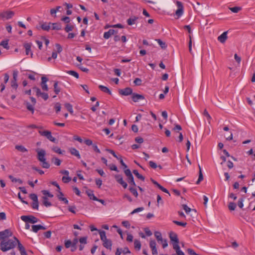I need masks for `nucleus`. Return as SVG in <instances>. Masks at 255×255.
Instances as JSON below:
<instances>
[{"instance_id":"nucleus-1","label":"nucleus","mask_w":255,"mask_h":255,"mask_svg":"<svg viewBox=\"0 0 255 255\" xmlns=\"http://www.w3.org/2000/svg\"><path fill=\"white\" fill-rule=\"evenodd\" d=\"M36 151L37 152V158L40 162L41 167L43 168H49L50 164L46 160L45 150L43 149H37Z\"/></svg>"},{"instance_id":"nucleus-2","label":"nucleus","mask_w":255,"mask_h":255,"mask_svg":"<svg viewBox=\"0 0 255 255\" xmlns=\"http://www.w3.org/2000/svg\"><path fill=\"white\" fill-rule=\"evenodd\" d=\"M14 240L12 239H8L7 240L2 241L0 243V249L3 252H6L9 250L14 249L17 242L14 239Z\"/></svg>"},{"instance_id":"nucleus-3","label":"nucleus","mask_w":255,"mask_h":255,"mask_svg":"<svg viewBox=\"0 0 255 255\" xmlns=\"http://www.w3.org/2000/svg\"><path fill=\"white\" fill-rule=\"evenodd\" d=\"M99 233L100 236V238L103 242V246L107 249L111 251L112 246V242L111 240L107 238L106 232L104 231H99Z\"/></svg>"},{"instance_id":"nucleus-4","label":"nucleus","mask_w":255,"mask_h":255,"mask_svg":"<svg viewBox=\"0 0 255 255\" xmlns=\"http://www.w3.org/2000/svg\"><path fill=\"white\" fill-rule=\"evenodd\" d=\"M124 172H125V175L127 177V180H128V183L130 185H131L134 187H136V185L134 181L133 176L130 169H126L124 170Z\"/></svg>"},{"instance_id":"nucleus-5","label":"nucleus","mask_w":255,"mask_h":255,"mask_svg":"<svg viewBox=\"0 0 255 255\" xmlns=\"http://www.w3.org/2000/svg\"><path fill=\"white\" fill-rule=\"evenodd\" d=\"M21 219L25 223H30L34 224L38 222L39 220L35 217L32 215L29 216H22Z\"/></svg>"},{"instance_id":"nucleus-6","label":"nucleus","mask_w":255,"mask_h":255,"mask_svg":"<svg viewBox=\"0 0 255 255\" xmlns=\"http://www.w3.org/2000/svg\"><path fill=\"white\" fill-rule=\"evenodd\" d=\"M29 197L32 200V203L31 204L32 208L38 210L39 207V202L37 195L35 193H31L29 195Z\"/></svg>"},{"instance_id":"nucleus-7","label":"nucleus","mask_w":255,"mask_h":255,"mask_svg":"<svg viewBox=\"0 0 255 255\" xmlns=\"http://www.w3.org/2000/svg\"><path fill=\"white\" fill-rule=\"evenodd\" d=\"M38 132L41 135L45 136L50 141L54 143L57 142V139L52 136L51 131L49 130H39Z\"/></svg>"},{"instance_id":"nucleus-8","label":"nucleus","mask_w":255,"mask_h":255,"mask_svg":"<svg viewBox=\"0 0 255 255\" xmlns=\"http://www.w3.org/2000/svg\"><path fill=\"white\" fill-rule=\"evenodd\" d=\"M169 238L173 245V248L174 246L179 245V240L178 238L177 235L173 232H171L169 233Z\"/></svg>"},{"instance_id":"nucleus-9","label":"nucleus","mask_w":255,"mask_h":255,"mask_svg":"<svg viewBox=\"0 0 255 255\" xmlns=\"http://www.w3.org/2000/svg\"><path fill=\"white\" fill-rule=\"evenodd\" d=\"M33 91L36 93V95L37 97L41 96L45 101L48 99V95L46 93L41 92L40 89L38 87H34L33 88Z\"/></svg>"},{"instance_id":"nucleus-10","label":"nucleus","mask_w":255,"mask_h":255,"mask_svg":"<svg viewBox=\"0 0 255 255\" xmlns=\"http://www.w3.org/2000/svg\"><path fill=\"white\" fill-rule=\"evenodd\" d=\"M119 93L120 95L123 96H128L131 95L132 96V89L130 87H127L125 89H119Z\"/></svg>"},{"instance_id":"nucleus-11","label":"nucleus","mask_w":255,"mask_h":255,"mask_svg":"<svg viewBox=\"0 0 255 255\" xmlns=\"http://www.w3.org/2000/svg\"><path fill=\"white\" fill-rule=\"evenodd\" d=\"M12 233L9 229H5L3 231L0 232V239L4 240L6 238L11 237Z\"/></svg>"},{"instance_id":"nucleus-12","label":"nucleus","mask_w":255,"mask_h":255,"mask_svg":"<svg viewBox=\"0 0 255 255\" xmlns=\"http://www.w3.org/2000/svg\"><path fill=\"white\" fill-rule=\"evenodd\" d=\"M176 4L178 7V9L176 10L175 13L178 18H179L183 13V6L182 2L179 1H176Z\"/></svg>"},{"instance_id":"nucleus-13","label":"nucleus","mask_w":255,"mask_h":255,"mask_svg":"<svg viewBox=\"0 0 255 255\" xmlns=\"http://www.w3.org/2000/svg\"><path fill=\"white\" fill-rule=\"evenodd\" d=\"M116 181L120 184L125 189L127 188V183L124 181L123 177L121 175L117 174L115 176Z\"/></svg>"},{"instance_id":"nucleus-14","label":"nucleus","mask_w":255,"mask_h":255,"mask_svg":"<svg viewBox=\"0 0 255 255\" xmlns=\"http://www.w3.org/2000/svg\"><path fill=\"white\" fill-rule=\"evenodd\" d=\"M13 239H14L17 242V249L19 251V252L21 254V255H28L25 251L24 247L20 243L19 241L15 237L13 238Z\"/></svg>"},{"instance_id":"nucleus-15","label":"nucleus","mask_w":255,"mask_h":255,"mask_svg":"<svg viewBox=\"0 0 255 255\" xmlns=\"http://www.w3.org/2000/svg\"><path fill=\"white\" fill-rule=\"evenodd\" d=\"M14 14V13L12 11H6L4 12L0 13V17L6 18V19H8L11 18Z\"/></svg>"},{"instance_id":"nucleus-16","label":"nucleus","mask_w":255,"mask_h":255,"mask_svg":"<svg viewBox=\"0 0 255 255\" xmlns=\"http://www.w3.org/2000/svg\"><path fill=\"white\" fill-rule=\"evenodd\" d=\"M156 244L154 240H151L149 243V247L152 251L153 255H157L158 254L157 250L156 247Z\"/></svg>"},{"instance_id":"nucleus-17","label":"nucleus","mask_w":255,"mask_h":255,"mask_svg":"<svg viewBox=\"0 0 255 255\" xmlns=\"http://www.w3.org/2000/svg\"><path fill=\"white\" fill-rule=\"evenodd\" d=\"M150 180L152 182V183L154 185L156 186L160 190H161L162 191H163V192H165L166 193L168 194V195L169 196H170V194L168 190L167 189H166L164 187H163L162 186H161L160 184H159L157 181L154 180L153 179L150 178Z\"/></svg>"},{"instance_id":"nucleus-18","label":"nucleus","mask_w":255,"mask_h":255,"mask_svg":"<svg viewBox=\"0 0 255 255\" xmlns=\"http://www.w3.org/2000/svg\"><path fill=\"white\" fill-rule=\"evenodd\" d=\"M131 99L134 102H137L139 100H144L145 99V97L142 95L133 93L132 94V96H131Z\"/></svg>"},{"instance_id":"nucleus-19","label":"nucleus","mask_w":255,"mask_h":255,"mask_svg":"<svg viewBox=\"0 0 255 255\" xmlns=\"http://www.w3.org/2000/svg\"><path fill=\"white\" fill-rule=\"evenodd\" d=\"M118 33V31H116L114 29H110L108 31L105 32L104 34V37L105 39H108L110 36L114 34Z\"/></svg>"},{"instance_id":"nucleus-20","label":"nucleus","mask_w":255,"mask_h":255,"mask_svg":"<svg viewBox=\"0 0 255 255\" xmlns=\"http://www.w3.org/2000/svg\"><path fill=\"white\" fill-rule=\"evenodd\" d=\"M46 229L45 227H44L41 225H32V231L34 233H37L40 230H45Z\"/></svg>"},{"instance_id":"nucleus-21","label":"nucleus","mask_w":255,"mask_h":255,"mask_svg":"<svg viewBox=\"0 0 255 255\" xmlns=\"http://www.w3.org/2000/svg\"><path fill=\"white\" fill-rule=\"evenodd\" d=\"M227 31H225L218 37V40L220 42L224 43L227 40Z\"/></svg>"},{"instance_id":"nucleus-22","label":"nucleus","mask_w":255,"mask_h":255,"mask_svg":"<svg viewBox=\"0 0 255 255\" xmlns=\"http://www.w3.org/2000/svg\"><path fill=\"white\" fill-rule=\"evenodd\" d=\"M93 192V191L91 189H88L86 191L87 195L90 199L94 201L98 200V198L94 195Z\"/></svg>"},{"instance_id":"nucleus-23","label":"nucleus","mask_w":255,"mask_h":255,"mask_svg":"<svg viewBox=\"0 0 255 255\" xmlns=\"http://www.w3.org/2000/svg\"><path fill=\"white\" fill-rule=\"evenodd\" d=\"M173 249L175 251L176 253L173 254L172 255H185L184 253L180 250L179 245L174 246Z\"/></svg>"},{"instance_id":"nucleus-24","label":"nucleus","mask_w":255,"mask_h":255,"mask_svg":"<svg viewBox=\"0 0 255 255\" xmlns=\"http://www.w3.org/2000/svg\"><path fill=\"white\" fill-rule=\"evenodd\" d=\"M8 79H9V75H8V74H7V73L4 74V83H1L0 84V87H1L0 92H2L4 90V89H5L4 84L8 82Z\"/></svg>"},{"instance_id":"nucleus-25","label":"nucleus","mask_w":255,"mask_h":255,"mask_svg":"<svg viewBox=\"0 0 255 255\" xmlns=\"http://www.w3.org/2000/svg\"><path fill=\"white\" fill-rule=\"evenodd\" d=\"M70 152L72 155L76 156L78 159L81 158L80 154L78 150L75 148L72 147L70 148Z\"/></svg>"},{"instance_id":"nucleus-26","label":"nucleus","mask_w":255,"mask_h":255,"mask_svg":"<svg viewBox=\"0 0 255 255\" xmlns=\"http://www.w3.org/2000/svg\"><path fill=\"white\" fill-rule=\"evenodd\" d=\"M183 209L185 211L186 214H189L190 212H193L195 214L196 213V211L195 209H192L188 207L187 205L186 204H183L182 205Z\"/></svg>"},{"instance_id":"nucleus-27","label":"nucleus","mask_w":255,"mask_h":255,"mask_svg":"<svg viewBox=\"0 0 255 255\" xmlns=\"http://www.w3.org/2000/svg\"><path fill=\"white\" fill-rule=\"evenodd\" d=\"M138 19V17L136 16H132L127 19L128 24L129 25H131L135 23V21L136 19Z\"/></svg>"},{"instance_id":"nucleus-28","label":"nucleus","mask_w":255,"mask_h":255,"mask_svg":"<svg viewBox=\"0 0 255 255\" xmlns=\"http://www.w3.org/2000/svg\"><path fill=\"white\" fill-rule=\"evenodd\" d=\"M99 88L104 93H107L110 95H112V92H111V91L110 90V89L106 87V86H103V85H99Z\"/></svg>"},{"instance_id":"nucleus-29","label":"nucleus","mask_w":255,"mask_h":255,"mask_svg":"<svg viewBox=\"0 0 255 255\" xmlns=\"http://www.w3.org/2000/svg\"><path fill=\"white\" fill-rule=\"evenodd\" d=\"M198 167H199V177H198V180L196 182L197 184H199L200 183V182L203 180V175L202 174V169H201V166L199 164L198 165Z\"/></svg>"},{"instance_id":"nucleus-30","label":"nucleus","mask_w":255,"mask_h":255,"mask_svg":"<svg viewBox=\"0 0 255 255\" xmlns=\"http://www.w3.org/2000/svg\"><path fill=\"white\" fill-rule=\"evenodd\" d=\"M24 47L25 49V53L27 55H29L31 52V44L29 43H26L24 44Z\"/></svg>"},{"instance_id":"nucleus-31","label":"nucleus","mask_w":255,"mask_h":255,"mask_svg":"<svg viewBox=\"0 0 255 255\" xmlns=\"http://www.w3.org/2000/svg\"><path fill=\"white\" fill-rule=\"evenodd\" d=\"M15 148L17 149V150L21 152H27L28 150L23 145H16L15 146Z\"/></svg>"},{"instance_id":"nucleus-32","label":"nucleus","mask_w":255,"mask_h":255,"mask_svg":"<svg viewBox=\"0 0 255 255\" xmlns=\"http://www.w3.org/2000/svg\"><path fill=\"white\" fill-rule=\"evenodd\" d=\"M132 172L137 178L140 179L141 180H142L143 181H144V180H145L144 177L143 176H142V175L140 174L137 170H136V169L133 170Z\"/></svg>"},{"instance_id":"nucleus-33","label":"nucleus","mask_w":255,"mask_h":255,"mask_svg":"<svg viewBox=\"0 0 255 255\" xmlns=\"http://www.w3.org/2000/svg\"><path fill=\"white\" fill-rule=\"evenodd\" d=\"M58 82L55 81L54 84V91L56 95H58L61 91V89L58 86Z\"/></svg>"},{"instance_id":"nucleus-34","label":"nucleus","mask_w":255,"mask_h":255,"mask_svg":"<svg viewBox=\"0 0 255 255\" xmlns=\"http://www.w3.org/2000/svg\"><path fill=\"white\" fill-rule=\"evenodd\" d=\"M134 248L136 250L139 251L141 248L140 242L138 240L134 241Z\"/></svg>"},{"instance_id":"nucleus-35","label":"nucleus","mask_w":255,"mask_h":255,"mask_svg":"<svg viewBox=\"0 0 255 255\" xmlns=\"http://www.w3.org/2000/svg\"><path fill=\"white\" fill-rule=\"evenodd\" d=\"M43 204L46 207H50L52 205L51 202L48 201V199L46 196H43Z\"/></svg>"},{"instance_id":"nucleus-36","label":"nucleus","mask_w":255,"mask_h":255,"mask_svg":"<svg viewBox=\"0 0 255 255\" xmlns=\"http://www.w3.org/2000/svg\"><path fill=\"white\" fill-rule=\"evenodd\" d=\"M0 45L6 49H9L8 40H4L1 41Z\"/></svg>"},{"instance_id":"nucleus-37","label":"nucleus","mask_w":255,"mask_h":255,"mask_svg":"<svg viewBox=\"0 0 255 255\" xmlns=\"http://www.w3.org/2000/svg\"><path fill=\"white\" fill-rule=\"evenodd\" d=\"M51 161L55 165L59 166L61 163V161L57 157H53L51 159Z\"/></svg>"},{"instance_id":"nucleus-38","label":"nucleus","mask_w":255,"mask_h":255,"mask_svg":"<svg viewBox=\"0 0 255 255\" xmlns=\"http://www.w3.org/2000/svg\"><path fill=\"white\" fill-rule=\"evenodd\" d=\"M51 24V23L50 22L48 24L46 23H43L42 24H41V28L44 30L48 31L50 28V25Z\"/></svg>"},{"instance_id":"nucleus-39","label":"nucleus","mask_w":255,"mask_h":255,"mask_svg":"<svg viewBox=\"0 0 255 255\" xmlns=\"http://www.w3.org/2000/svg\"><path fill=\"white\" fill-rule=\"evenodd\" d=\"M154 236L158 242H160V241H162L163 239L162 238L161 234L160 233V232H159L158 231L155 232Z\"/></svg>"},{"instance_id":"nucleus-40","label":"nucleus","mask_w":255,"mask_h":255,"mask_svg":"<svg viewBox=\"0 0 255 255\" xmlns=\"http://www.w3.org/2000/svg\"><path fill=\"white\" fill-rule=\"evenodd\" d=\"M52 150L54 152L57 153L58 154H62L63 153V152H65L64 150H62L59 147L56 146L53 147L52 148Z\"/></svg>"},{"instance_id":"nucleus-41","label":"nucleus","mask_w":255,"mask_h":255,"mask_svg":"<svg viewBox=\"0 0 255 255\" xmlns=\"http://www.w3.org/2000/svg\"><path fill=\"white\" fill-rule=\"evenodd\" d=\"M156 41H157V42H158V43L159 44V45H160L162 49H165L166 48L167 45L165 43V42L162 41L160 39H156Z\"/></svg>"},{"instance_id":"nucleus-42","label":"nucleus","mask_w":255,"mask_h":255,"mask_svg":"<svg viewBox=\"0 0 255 255\" xmlns=\"http://www.w3.org/2000/svg\"><path fill=\"white\" fill-rule=\"evenodd\" d=\"M52 29L53 30H60L62 29L61 25L60 23H53Z\"/></svg>"},{"instance_id":"nucleus-43","label":"nucleus","mask_w":255,"mask_h":255,"mask_svg":"<svg viewBox=\"0 0 255 255\" xmlns=\"http://www.w3.org/2000/svg\"><path fill=\"white\" fill-rule=\"evenodd\" d=\"M65 108L67 109V110L70 112V114H73V107L71 104L70 103H66L65 104Z\"/></svg>"},{"instance_id":"nucleus-44","label":"nucleus","mask_w":255,"mask_h":255,"mask_svg":"<svg viewBox=\"0 0 255 255\" xmlns=\"http://www.w3.org/2000/svg\"><path fill=\"white\" fill-rule=\"evenodd\" d=\"M8 177L11 180V181L12 182H18L19 184H22V181L20 179H17V178H14L13 176L12 175H9L8 176Z\"/></svg>"},{"instance_id":"nucleus-45","label":"nucleus","mask_w":255,"mask_h":255,"mask_svg":"<svg viewBox=\"0 0 255 255\" xmlns=\"http://www.w3.org/2000/svg\"><path fill=\"white\" fill-rule=\"evenodd\" d=\"M237 207L236 204L234 202H230L228 205V208L230 211H234Z\"/></svg>"},{"instance_id":"nucleus-46","label":"nucleus","mask_w":255,"mask_h":255,"mask_svg":"<svg viewBox=\"0 0 255 255\" xmlns=\"http://www.w3.org/2000/svg\"><path fill=\"white\" fill-rule=\"evenodd\" d=\"M128 190L135 197L138 196V193L136 189L132 187H129Z\"/></svg>"},{"instance_id":"nucleus-47","label":"nucleus","mask_w":255,"mask_h":255,"mask_svg":"<svg viewBox=\"0 0 255 255\" xmlns=\"http://www.w3.org/2000/svg\"><path fill=\"white\" fill-rule=\"evenodd\" d=\"M229 9L234 13H238L242 9V7L239 6H235L233 7H229Z\"/></svg>"},{"instance_id":"nucleus-48","label":"nucleus","mask_w":255,"mask_h":255,"mask_svg":"<svg viewBox=\"0 0 255 255\" xmlns=\"http://www.w3.org/2000/svg\"><path fill=\"white\" fill-rule=\"evenodd\" d=\"M33 106V104L31 105L28 102L26 103V108L28 110L31 112L32 114H33L34 111Z\"/></svg>"},{"instance_id":"nucleus-49","label":"nucleus","mask_w":255,"mask_h":255,"mask_svg":"<svg viewBox=\"0 0 255 255\" xmlns=\"http://www.w3.org/2000/svg\"><path fill=\"white\" fill-rule=\"evenodd\" d=\"M67 73L71 75L74 76L77 79L79 78V74L75 71L70 70L68 71Z\"/></svg>"},{"instance_id":"nucleus-50","label":"nucleus","mask_w":255,"mask_h":255,"mask_svg":"<svg viewBox=\"0 0 255 255\" xmlns=\"http://www.w3.org/2000/svg\"><path fill=\"white\" fill-rule=\"evenodd\" d=\"M79 241L80 242V244L86 245L87 243V237H81L79 239Z\"/></svg>"},{"instance_id":"nucleus-51","label":"nucleus","mask_w":255,"mask_h":255,"mask_svg":"<svg viewBox=\"0 0 255 255\" xmlns=\"http://www.w3.org/2000/svg\"><path fill=\"white\" fill-rule=\"evenodd\" d=\"M74 29V26L71 24H67L66 27H65V30L67 32H69V31H71L73 30Z\"/></svg>"},{"instance_id":"nucleus-52","label":"nucleus","mask_w":255,"mask_h":255,"mask_svg":"<svg viewBox=\"0 0 255 255\" xmlns=\"http://www.w3.org/2000/svg\"><path fill=\"white\" fill-rule=\"evenodd\" d=\"M173 222L178 225V226H182V227H185L187 225V223L186 222H179V221H176V220H174L173 221Z\"/></svg>"},{"instance_id":"nucleus-53","label":"nucleus","mask_w":255,"mask_h":255,"mask_svg":"<svg viewBox=\"0 0 255 255\" xmlns=\"http://www.w3.org/2000/svg\"><path fill=\"white\" fill-rule=\"evenodd\" d=\"M72 241L70 240L65 241V247L66 248L68 249L72 246Z\"/></svg>"},{"instance_id":"nucleus-54","label":"nucleus","mask_w":255,"mask_h":255,"mask_svg":"<svg viewBox=\"0 0 255 255\" xmlns=\"http://www.w3.org/2000/svg\"><path fill=\"white\" fill-rule=\"evenodd\" d=\"M141 82H142L141 80L139 78H136L133 81V83L136 86L141 85Z\"/></svg>"},{"instance_id":"nucleus-55","label":"nucleus","mask_w":255,"mask_h":255,"mask_svg":"<svg viewBox=\"0 0 255 255\" xmlns=\"http://www.w3.org/2000/svg\"><path fill=\"white\" fill-rule=\"evenodd\" d=\"M54 108L55 109V112L56 113H58L61 110V104L59 103H56L55 105Z\"/></svg>"},{"instance_id":"nucleus-56","label":"nucleus","mask_w":255,"mask_h":255,"mask_svg":"<svg viewBox=\"0 0 255 255\" xmlns=\"http://www.w3.org/2000/svg\"><path fill=\"white\" fill-rule=\"evenodd\" d=\"M42 193L43 195L47 196L49 197L52 198L53 197V195L52 194H51V193H50L47 190H42Z\"/></svg>"},{"instance_id":"nucleus-57","label":"nucleus","mask_w":255,"mask_h":255,"mask_svg":"<svg viewBox=\"0 0 255 255\" xmlns=\"http://www.w3.org/2000/svg\"><path fill=\"white\" fill-rule=\"evenodd\" d=\"M123 226L126 227L127 229H129L130 228V224L128 221H124L122 223Z\"/></svg>"},{"instance_id":"nucleus-58","label":"nucleus","mask_w":255,"mask_h":255,"mask_svg":"<svg viewBox=\"0 0 255 255\" xmlns=\"http://www.w3.org/2000/svg\"><path fill=\"white\" fill-rule=\"evenodd\" d=\"M11 86L12 88H13L15 89V90H16V89L17 88V87H18V84L17 83V81L11 80Z\"/></svg>"},{"instance_id":"nucleus-59","label":"nucleus","mask_w":255,"mask_h":255,"mask_svg":"<svg viewBox=\"0 0 255 255\" xmlns=\"http://www.w3.org/2000/svg\"><path fill=\"white\" fill-rule=\"evenodd\" d=\"M32 169L34 170L37 171L40 175H42L44 173V172L42 170L39 169L38 167L36 166H33L32 167Z\"/></svg>"},{"instance_id":"nucleus-60","label":"nucleus","mask_w":255,"mask_h":255,"mask_svg":"<svg viewBox=\"0 0 255 255\" xmlns=\"http://www.w3.org/2000/svg\"><path fill=\"white\" fill-rule=\"evenodd\" d=\"M71 178L69 176H67V177L63 176L62 177V181L65 183L69 182L71 181Z\"/></svg>"},{"instance_id":"nucleus-61","label":"nucleus","mask_w":255,"mask_h":255,"mask_svg":"<svg viewBox=\"0 0 255 255\" xmlns=\"http://www.w3.org/2000/svg\"><path fill=\"white\" fill-rule=\"evenodd\" d=\"M109 167H110V169L111 170H114V171H117L118 172L119 170L118 169V168L117 167V166L114 164H110L109 165Z\"/></svg>"},{"instance_id":"nucleus-62","label":"nucleus","mask_w":255,"mask_h":255,"mask_svg":"<svg viewBox=\"0 0 255 255\" xmlns=\"http://www.w3.org/2000/svg\"><path fill=\"white\" fill-rule=\"evenodd\" d=\"M144 208L143 207H139V208H136L134 210H133L131 212V214H135V213H136L138 212H140V211H141L142 210H143Z\"/></svg>"},{"instance_id":"nucleus-63","label":"nucleus","mask_w":255,"mask_h":255,"mask_svg":"<svg viewBox=\"0 0 255 255\" xmlns=\"http://www.w3.org/2000/svg\"><path fill=\"white\" fill-rule=\"evenodd\" d=\"M243 201L244 199L242 198H240L238 202V205L240 208H242L244 206Z\"/></svg>"},{"instance_id":"nucleus-64","label":"nucleus","mask_w":255,"mask_h":255,"mask_svg":"<svg viewBox=\"0 0 255 255\" xmlns=\"http://www.w3.org/2000/svg\"><path fill=\"white\" fill-rule=\"evenodd\" d=\"M149 166L152 168L155 169L157 167V165H156V163H155L154 162H153L152 161H150L149 162Z\"/></svg>"}]
</instances>
